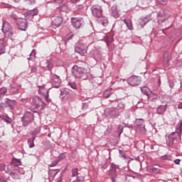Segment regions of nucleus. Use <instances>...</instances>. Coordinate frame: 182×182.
Instances as JSON below:
<instances>
[{
    "instance_id": "obj_17",
    "label": "nucleus",
    "mask_w": 182,
    "mask_h": 182,
    "mask_svg": "<svg viewBox=\"0 0 182 182\" xmlns=\"http://www.w3.org/2000/svg\"><path fill=\"white\" fill-rule=\"evenodd\" d=\"M167 111V104H165L164 105H159L156 108V113L157 114H160L161 116H164V114Z\"/></svg>"
},
{
    "instance_id": "obj_14",
    "label": "nucleus",
    "mask_w": 182,
    "mask_h": 182,
    "mask_svg": "<svg viewBox=\"0 0 182 182\" xmlns=\"http://www.w3.org/2000/svg\"><path fill=\"white\" fill-rule=\"evenodd\" d=\"M2 31L6 36H8L9 38H12V36H14V28L11 25L3 26Z\"/></svg>"
},
{
    "instance_id": "obj_63",
    "label": "nucleus",
    "mask_w": 182,
    "mask_h": 182,
    "mask_svg": "<svg viewBox=\"0 0 182 182\" xmlns=\"http://www.w3.org/2000/svg\"><path fill=\"white\" fill-rule=\"evenodd\" d=\"M178 109H182V102H180V104L178 105Z\"/></svg>"
},
{
    "instance_id": "obj_21",
    "label": "nucleus",
    "mask_w": 182,
    "mask_h": 182,
    "mask_svg": "<svg viewBox=\"0 0 182 182\" xmlns=\"http://www.w3.org/2000/svg\"><path fill=\"white\" fill-rule=\"evenodd\" d=\"M171 60V54L168 52H165L164 54V60L163 62L165 65H168V62Z\"/></svg>"
},
{
    "instance_id": "obj_61",
    "label": "nucleus",
    "mask_w": 182,
    "mask_h": 182,
    "mask_svg": "<svg viewBox=\"0 0 182 182\" xmlns=\"http://www.w3.org/2000/svg\"><path fill=\"white\" fill-rule=\"evenodd\" d=\"M107 132H108L109 133H110L112 132V127H109L107 129Z\"/></svg>"
},
{
    "instance_id": "obj_11",
    "label": "nucleus",
    "mask_w": 182,
    "mask_h": 182,
    "mask_svg": "<svg viewBox=\"0 0 182 182\" xmlns=\"http://www.w3.org/2000/svg\"><path fill=\"white\" fill-rule=\"evenodd\" d=\"M128 85L130 86H139L141 83V78L139 76H132L127 80Z\"/></svg>"
},
{
    "instance_id": "obj_51",
    "label": "nucleus",
    "mask_w": 182,
    "mask_h": 182,
    "mask_svg": "<svg viewBox=\"0 0 182 182\" xmlns=\"http://www.w3.org/2000/svg\"><path fill=\"white\" fill-rule=\"evenodd\" d=\"M161 160H171L170 156H168L167 155L161 156Z\"/></svg>"
},
{
    "instance_id": "obj_26",
    "label": "nucleus",
    "mask_w": 182,
    "mask_h": 182,
    "mask_svg": "<svg viewBox=\"0 0 182 182\" xmlns=\"http://www.w3.org/2000/svg\"><path fill=\"white\" fill-rule=\"evenodd\" d=\"M117 107L119 112H123V110L126 109V104H124V102H118Z\"/></svg>"
},
{
    "instance_id": "obj_39",
    "label": "nucleus",
    "mask_w": 182,
    "mask_h": 182,
    "mask_svg": "<svg viewBox=\"0 0 182 182\" xmlns=\"http://www.w3.org/2000/svg\"><path fill=\"white\" fill-rule=\"evenodd\" d=\"M58 163H59V160H58V159L53 161L51 162V164H50V167H55V166L58 165Z\"/></svg>"
},
{
    "instance_id": "obj_58",
    "label": "nucleus",
    "mask_w": 182,
    "mask_h": 182,
    "mask_svg": "<svg viewBox=\"0 0 182 182\" xmlns=\"http://www.w3.org/2000/svg\"><path fill=\"white\" fill-rule=\"evenodd\" d=\"M72 4H76V2H79L80 0H70Z\"/></svg>"
},
{
    "instance_id": "obj_27",
    "label": "nucleus",
    "mask_w": 182,
    "mask_h": 182,
    "mask_svg": "<svg viewBox=\"0 0 182 182\" xmlns=\"http://www.w3.org/2000/svg\"><path fill=\"white\" fill-rule=\"evenodd\" d=\"M35 139H36L35 136H32L28 140V144L30 149H33V147H35V144L33 143V141H35Z\"/></svg>"
},
{
    "instance_id": "obj_7",
    "label": "nucleus",
    "mask_w": 182,
    "mask_h": 182,
    "mask_svg": "<svg viewBox=\"0 0 182 182\" xmlns=\"http://www.w3.org/2000/svg\"><path fill=\"white\" fill-rule=\"evenodd\" d=\"M91 11L93 16L95 18H102L103 15V9H102V6L95 4L91 6Z\"/></svg>"
},
{
    "instance_id": "obj_5",
    "label": "nucleus",
    "mask_w": 182,
    "mask_h": 182,
    "mask_svg": "<svg viewBox=\"0 0 182 182\" xmlns=\"http://www.w3.org/2000/svg\"><path fill=\"white\" fill-rule=\"evenodd\" d=\"M33 113H36V111H33L31 109L26 111L21 118L23 126L26 127L28 124H29V123H32V121L35 119Z\"/></svg>"
},
{
    "instance_id": "obj_34",
    "label": "nucleus",
    "mask_w": 182,
    "mask_h": 182,
    "mask_svg": "<svg viewBox=\"0 0 182 182\" xmlns=\"http://www.w3.org/2000/svg\"><path fill=\"white\" fill-rule=\"evenodd\" d=\"M95 53L96 54L94 55V59H95V60H100L102 59V55H100L97 51H96Z\"/></svg>"
},
{
    "instance_id": "obj_37",
    "label": "nucleus",
    "mask_w": 182,
    "mask_h": 182,
    "mask_svg": "<svg viewBox=\"0 0 182 182\" xmlns=\"http://www.w3.org/2000/svg\"><path fill=\"white\" fill-rule=\"evenodd\" d=\"M150 20L147 18H144L141 22H140L141 26H144Z\"/></svg>"
},
{
    "instance_id": "obj_46",
    "label": "nucleus",
    "mask_w": 182,
    "mask_h": 182,
    "mask_svg": "<svg viewBox=\"0 0 182 182\" xmlns=\"http://www.w3.org/2000/svg\"><path fill=\"white\" fill-rule=\"evenodd\" d=\"M118 133H119V136H120V134H122V133H123V126L122 125L118 126Z\"/></svg>"
},
{
    "instance_id": "obj_43",
    "label": "nucleus",
    "mask_w": 182,
    "mask_h": 182,
    "mask_svg": "<svg viewBox=\"0 0 182 182\" xmlns=\"http://www.w3.org/2000/svg\"><path fill=\"white\" fill-rule=\"evenodd\" d=\"M119 166H117L116 164H111V166H110V170H113V171H116V170H117V168H118Z\"/></svg>"
},
{
    "instance_id": "obj_29",
    "label": "nucleus",
    "mask_w": 182,
    "mask_h": 182,
    "mask_svg": "<svg viewBox=\"0 0 182 182\" xmlns=\"http://www.w3.org/2000/svg\"><path fill=\"white\" fill-rule=\"evenodd\" d=\"M57 9H58L60 12H66L68 9V4H63V6L57 8Z\"/></svg>"
},
{
    "instance_id": "obj_50",
    "label": "nucleus",
    "mask_w": 182,
    "mask_h": 182,
    "mask_svg": "<svg viewBox=\"0 0 182 182\" xmlns=\"http://www.w3.org/2000/svg\"><path fill=\"white\" fill-rule=\"evenodd\" d=\"M64 159H66V155L65 154H60L58 156V160H63Z\"/></svg>"
},
{
    "instance_id": "obj_49",
    "label": "nucleus",
    "mask_w": 182,
    "mask_h": 182,
    "mask_svg": "<svg viewBox=\"0 0 182 182\" xmlns=\"http://www.w3.org/2000/svg\"><path fill=\"white\" fill-rule=\"evenodd\" d=\"M36 70H38V68H36V66H32L31 68V73H36Z\"/></svg>"
},
{
    "instance_id": "obj_57",
    "label": "nucleus",
    "mask_w": 182,
    "mask_h": 182,
    "mask_svg": "<svg viewBox=\"0 0 182 182\" xmlns=\"http://www.w3.org/2000/svg\"><path fill=\"white\" fill-rule=\"evenodd\" d=\"M119 154H122V156H123V157H125L126 154H124V152L123 151L119 150Z\"/></svg>"
},
{
    "instance_id": "obj_18",
    "label": "nucleus",
    "mask_w": 182,
    "mask_h": 182,
    "mask_svg": "<svg viewBox=\"0 0 182 182\" xmlns=\"http://www.w3.org/2000/svg\"><path fill=\"white\" fill-rule=\"evenodd\" d=\"M5 102L6 105V107H8V106H9V109H13L15 105H16V101L12 100L9 98L5 99Z\"/></svg>"
},
{
    "instance_id": "obj_44",
    "label": "nucleus",
    "mask_w": 182,
    "mask_h": 182,
    "mask_svg": "<svg viewBox=\"0 0 182 182\" xmlns=\"http://www.w3.org/2000/svg\"><path fill=\"white\" fill-rule=\"evenodd\" d=\"M63 1L64 0H54L53 4H55V5H61V4H63Z\"/></svg>"
},
{
    "instance_id": "obj_10",
    "label": "nucleus",
    "mask_w": 182,
    "mask_h": 182,
    "mask_svg": "<svg viewBox=\"0 0 182 182\" xmlns=\"http://www.w3.org/2000/svg\"><path fill=\"white\" fill-rule=\"evenodd\" d=\"M51 83L53 87H55L58 89L60 87V85H62V80H60V77L56 74H53L51 75Z\"/></svg>"
},
{
    "instance_id": "obj_12",
    "label": "nucleus",
    "mask_w": 182,
    "mask_h": 182,
    "mask_svg": "<svg viewBox=\"0 0 182 182\" xmlns=\"http://www.w3.org/2000/svg\"><path fill=\"white\" fill-rule=\"evenodd\" d=\"M71 177H76V179L73 181V182H83V177L80 176L77 168H73L71 170Z\"/></svg>"
},
{
    "instance_id": "obj_16",
    "label": "nucleus",
    "mask_w": 182,
    "mask_h": 182,
    "mask_svg": "<svg viewBox=\"0 0 182 182\" xmlns=\"http://www.w3.org/2000/svg\"><path fill=\"white\" fill-rule=\"evenodd\" d=\"M103 96L105 98L110 97V96L114 97V99L110 100V102H114V100H116L117 99L116 94H113V92H112V89L106 90L105 91H104Z\"/></svg>"
},
{
    "instance_id": "obj_41",
    "label": "nucleus",
    "mask_w": 182,
    "mask_h": 182,
    "mask_svg": "<svg viewBox=\"0 0 182 182\" xmlns=\"http://www.w3.org/2000/svg\"><path fill=\"white\" fill-rule=\"evenodd\" d=\"M46 64L48 70H52V68H53V64L52 63H49V61H47Z\"/></svg>"
},
{
    "instance_id": "obj_25",
    "label": "nucleus",
    "mask_w": 182,
    "mask_h": 182,
    "mask_svg": "<svg viewBox=\"0 0 182 182\" xmlns=\"http://www.w3.org/2000/svg\"><path fill=\"white\" fill-rule=\"evenodd\" d=\"M26 14L27 15H30V16H35L39 14V11H38V9H34L28 11Z\"/></svg>"
},
{
    "instance_id": "obj_52",
    "label": "nucleus",
    "mask_w": 182,
    "mask_h": 182,
    "mask_svg": "<svg viewBox=\"0 0 182 182\" xmlns=\"http://www.w3.org/2000/svg\"><path fill=\"white\" fill-rule=\"evenodd\" d=\"M168 85L171 89H173V87H174V82H173L172 80L168 81Z\"/></svg>"
},
{
    "instance_id": "obj_24",
    "label": "nucleus",
    "mask_w": 182,
    "mask_h": 182,
    "mask_svg": "<svg viewBox=\"0 0 182 182\" xmlns=\"http://www.w3.org/2000/svg\"><path fill=\"white\" fill-rule=\"evenodd\" d=\"M148 99L149 100H151L152 102H156V100L159 99V95L151 92L149 95H148Z\"/></svg>"
},
{
    "instance_id": "obj_35",
    "label": "nucleus",
    "mask_w": 182,
    "mask_h": 182,
    "mask_svg": "<svg viewBox=\"0 0 182 182\" xmlns=\"http://www.w3.org/2000/svg\"><path fill=\"white\" fill-rule=\"evenodd\" d=\"M6 93V89L5 87H1L0 89V97H2Z\"/></svg>"
},
{
    "instance_id": "obj_32",
    "label": "nucleus",
    "mask_w": 182,
    "mask_h": 182,
    "mask_svg": "<svg viewBox=\"0 0 182 182\" xmlns=\"http://www.w3.org/2000/svg\"><path fill=\"white\" fill-rule=\"evenodd\" d=\"M90 105V102H82V110H87V109H89Z\"/></svg>"
},
{
    "instance_id": "obj_36",
    "label": "nucleus",
    "mask_w": 182,
    "mask_h": 182,
    "mask_svg": "<svg viewBox=\"0 0 182 182\" xmlns=\"http://www.w3.org/2000/svg\"><path fill=\"white\" fill-rule=\"evenodd\" d=\"M126 26L129 31H133V23H132V20H129V22H128Z\"/></svg>"
},
{
    "instance_id": "obj_54",
    "label": "nucleus",
    "mask_w": 182,
    "mask_h": 182,
    "mask_svg": "<svg viewBox=\"0 0 182 182\" xmlns=\"http://www.w3.org/2000/svg\"><path fill=\"white\" fill-rule=\"evenodd\" d=\"M84 8L85 6H83V4H79L78 6H77V9L80 11H82V9H84Z\"/></svg>"
},
{
    "instance_id": "obj_20",
    "label": "nucleus",
    "mask_w": 182,
    "mask_h": 182,
    "mask_svg": "<svg viewBox=\"0 0 182 182\" xmlns=\"http://www.w3.org/2000/svg\"><path fill=\"white\" fill-rule=\"evenodd\" d=\"M10 176L14 180H19V178H21V173L18 170L11 171L10 172Z\"/></svg>"
},
{
    "instance_id": "obj_2",
    "label": "nucleus",
    "mask_w": 182,
    "mask_h": 182,
    "mask_svg": "<svg viewBox=\"0 0 182 182\" xmlns=\"http://www.w3.org/2000/svg\"><path fill=\"white\" fill-rule=\"evenodd\" d=\"M71 75L76 79H82V80H86V79H91L92 73H90V70L79 67L77 65H75L71 68Z\"/></svg>"
},
{
    "instance_id": "obj_8",
    "label": "nucleus",
    "mask_w": 182,
    "mask_h": 182,
    "mask_svg": "<svg viewBox=\"0 0 182 182\" xmlns=\"http://www.w3.org/2000/svg\"><path fill=\"white\" fill-rule=\"evenodd\" d=\"M134 127L141 133H146V125L144 124V119H137L135 120Z\"/></svg>"
},
{
    "instance_id": "obj_38",
    "label": "nucleus",
    "mask_w": 182,
    "mask_h": 182,
    "mask_svg": "<svg viewBox=\"0 0 182 182\" xmlns=\"http://www.w3.org/2000/svg\"><path fill=\"white\" fill-rule=\"evenodd\" d=\"M6 109V102H0V110H5Z\"/></svg>"
},
{
    "instance_id": "obj_6",
    "label": "nucleus",
    "mask_w": 182,
    "mask_h": 182,
    "mask_svg": "<svg viewBox=\"0 0 182 182\" xmlns=\"http://www.w3.org/2000/svg\"><path fill=\"white\" fill-rule=\"evenodd\" d=\"M71 23L75 29H80L85 26V20L82 17H71Z\"/></svg>"
},
{
    "instance_id": "obj_42",
    "label": "nucleus",
    "mask_w": 182,
    "mask_h": 182,
    "mask_svg": "<svg viewBox=\"0 0 182 182\" xmlns=\"http://www.w3.org/2000/svg\"><path fill=\"white\" fill-rule=\"evenodd\" d=\"M47 95L46 96L45 99L46 100L47 103H50L52 102V100L49 99V91H46Z\"/></svg>"
},
{
    "instance_id": "obj_23",
    "label": "nucleus",
    "mask_w": 182,
    "mask_h": 182,
    "mask_svg": "<svg viewBox=\"0 0 182 182\" xmlns=\"http://www.w3.org/2000/svg\"><path fill=\"white\" fill-rule=\"evenodd\" d=\"M5 38L0 39V55H4L5 53Z\"/></svg>"
},
{
    "instance_id": "obj_19",
    "label": "nucleus",
    "mask_w": 182,
    "mask_h": 182,
    "mask_svg": "<svg viewBox=\"0 0 182 182\" xmlns=\"http://www.w3.org/2000/svg\"><path fill=\"white\" fill-rule=\"evenodd\" d=\"M63 23V18L57 16L53 20V23L55 26L59 27Z\"/></svg>"
},
{
    "instance_id": "obj_53",
    "label": "nucleus",
    "mask_w": 182,
    "mask_h": 182,
    "mask_svg": "<svg viewBox=\"0 0 182 182\" xmlns=\"http://www.w3.org/2000/svg\"><path fill=\"white\" fill-rule=\"evenodd\" d=\"M112 182H116L117 181V175H114L111 178Z\"/></svg>"
},
{
    "instance_id": "obj_3",
    "label": "nucleus",
    "mask_w": 182,
    "mask_h": 182,
    "mask_svg": "<svg viewBox=\"0 0 182 182\" xmlns=\"http://www.w3.org/2000/svg\"><path fill=\"white\" fill-rule=\"evenodd\" d=\"M30 103L32 105V106H34L35 109H37L38 112L42 113L43 110H45V106H46V104L43 100H42V98L34 96L30 99Z\"/></svg>"
},
{
    "instance_id": "obj_48",
    "label": "nucleus",
    "mask_w": 182,
    "mask_h": 182,
    "mask_svg": "<svg viewBox=\"0 0 182 182\" xmlns=\"http://www.w3.org/2000/svg\"><path fill=\"white\" fill-rule=\"evenodd\" d=\"M11 18L16 22H18V19H19V18H18V16H16L15 13L11 14Z\"/></svg>"
},
{
    "instance_id": "obj_1",
    "label": "nucleus",
    "mask_w": 182,
    "mask_h": 182,
    "mask_svg": "<svg viewBox=\"0 0 182 182\" xmlns=\"http://www.w3.org/2000/svg\"><path fill=\"white\" fill-rule=\"evenodd\" d=\"M170 18H171V14L168 10H162L158 13L156 21L159 25L164 28L163 31L170 29V27L173 26V23L169 21Z\"/></svg>"
},
{
    "instance_id": "obj_22",
    "label": "nucleus",
    "mask_w": 182,
    "mask_h": 182,
    "mask_svg": "<svg viewBox=\"0 0 182 182\" xmlns=\"http://www.w3.org/2000/svg\"><path fill=\"white\" fill-rule=\"evenodd\" d=\"M111 14L114 18H119V11L117 6H112L111 8Z\"/></svg>"
},
{
    "instance_id": "obj_60",
    "label": "nucleus",
    "mask_w": 182,
    "mask_h": 182,
    "mask_svg": "<svg viewBox=\"0 0 182 182\" xmlns=\"http://www.w3.org/2000/svg\"><path fill=\"white\" fill-rule=\"evenodd\" d=\"M161 85V79L159 78L158 80V86H160Z\"/></svg>"
},
{
    "instance_id": "obj_30",
    "label": "nucleus",
    "mask_w": 182,
    "mask_h": 182,
    "mask_svg": "<svg viewBox=\"0 0 182 182\" xmlns=\"http://www.w3.org/2000/svg\"><path fill=\"white\" fill-rule=\"evenodd\" d=\"M141 92L143 93V95L147 96V97H149V96L150 95V94H149V89L147 88V87H141Z\"/></svg>"
},
{
    "instance_id": "obj_4",
    "label": "nucleus",
    "mask_w": 182,
    "mask_h": 182,
    "mask_svg": "<svg viewBox=\"0 0 182 182\" xmlns=\"http://www.w3.org/2000/svg\"><path fill=\"white\" fill-rule=\"evenodd\" d=\"M178 137L179 139H181V133L177 131L172 132L168 136H166L167 146H168L169 147L174 146V144L177 143V139H178Z\"/></svg>"
},
{
    "instance_id": "obj_13",
    "label": "nucleus",
    "mask_w": 182,
    "mask_h": 182,
    "mask_svg": "<svg viewBox=\"0 0 182 182\" xmlns=\"http://www.w3.org/2000/svg\"><path fill=\"white\" fill-rule=\"evenodd\" d=\"M16 23L21 31H26L28 28V20L26 18H18Z\"/></svg>"
},
{
    "instance_id": "obj_55",
    "label": "nucleus",
    "mask_w": 182,
    "mask_h": 182,
    "mask_svg": "<svg viewBox=\"0 0 182 182\" xmlns=\"http://www.w3.org/2000/svg\"><path fill=\"white\" fill-rule=\"evenodd\" d=\"M28 100H29V98L28 97L21 99V102H22L23 103H26V102H28Z\"/></svg>"
},
{
    "instance_id": "obj_33",
    "label": "nucleus",
    "mask_w": 182,
    "mask_h": 182,
    "mask_svg": "<svg viewBox=\"0 0 182 182\" xmlns=\"http://www.w3.org/2000/svg\"><path fill=\"white\" fill-rule=\"evenodd\" d=\"M68 86H70L72 89L74 90L77 89V85H76V83H75V82H68Z\"/></svg>"
},
{
    "instance_id": "obj_59",
    "label": "nucleus",
    "mask_w": 182,
    "mask_h": 182,
    "mask_svg": "<svg viewBox=\"0 0 182 182\" xmlns=\"http://www.w3.org/2000/svg\"><path fill=\"white\" fill-rule=\"evenodd\" d=\"M0 182H6V180L4 177L0 178Z\"/></svg>"
},
{
    "instance_id": "obj_56",
    "label": "nucleus",
    "mask_w": 182,
    "mask_h": 182,
    "mask_svg": "<svg viewBox=\"0 0 182 182\" xmlns=\"http://www.w3.org/2000/svg\"><path fill=\"white\" fill-rule=\"evenodd\" d=\"M173 161L175 164H180V161H181V159H176Z\"/></svg>"
},
{
    "instance_id": "obj_40",
    "label": "nucleus",
    "mask_w": 182,
    "mask_h": 182,
    "mask_svg": "<svg viewBox=\"0 0 182 182\" xmlns=\"http://www.w3.org/2000/svg\"><path fill=\"white\" fill-rule=\"evenodd\" d=\"M39 133H41V128L38 127L36 128L33 132V136L36 135V134H39Z\"/></svg>"
},
{
    "instance_id": "obj_9",
    "label": "nucleus",
    "mask_w": 182,
    "mask_h": 182,
    "mask_svg": "<svg viewBox=\"0 0 182 182\" xmlns=\"http://www.w3.org/2000/svg\"><path fill=\"white\" fill-rule=\"evenodd\" d=\"M87 46L88 45L87 43L80 42L75 48V50L76 53H79V55H83L87 52Z\"/></svg>"
},
{
    "instance_id": "obj_15",
    "label": "nucleus",
    "mask_w": 182,
    "mask_h": 182,
    "mask_svg": "<svg viewBox=\"0 0 182 182\" xmlns=\"http://www.w3.org/2000/svg\"><path fill=\"white\" fill-rule=\"evenodd\" d=\"M108 116L112 119H116L120 116V111L116 107L112 108L108 112Z\"/></svg>"
},
{
    "instance_id": "obj_45",
    "label": "nucleus",
    "mask_w": 182,
    "mask_h": 182,
    "mask_svg": "<svg viewBox=\"0 0 182 182\" xmlns=\"http://www.w3.org/2000/svg\"><path fill=\"white\" fill-rule=\"evenodd\" d=\"M178 126H179V129L176 132H178L181 134H182V121L178 122Z\"/></svg>"
},
{
    "instance_id": "obj_31",
    "label": "nucleus",
    "mask_w": 182,
    "mask_h": 182,
    "mask_svg": "<svg viewBox=\"0 0 182 182\" xmlns=\"http://www.w3.org/2000/svg\"><path fill=\"white\" fill-rule=\"evenodd\" d=\"M12 166H21V159H13L11 161Z\"/></svg>"
},
{
    "instance_id": "obj_62",
    "label": "nucleus",
    "mask_w": 182,
    "mask_h": 182,
    "mask_svg": "<svg viewBox=\"0 0 182 182\" xmlns=\"http://www.w3.org/2000/svg\"><path fill=\"white\" fill-rule=\"evenodd\" d=\"M130 20H126V19H124L123 21L124 22L125 25H127V23H129Z\"/></svg>"
},
{
    "instance_id": "obj_64",
    "label": "nucleus",
    "mask_w": 182,
    "mask_h": 182,
    "mask_svg": "<svg viewBox=\"0 0 182 182\" xmlns=\"http://www.w3.org/2000/svg\"><path fill=\"white\" fill-rule=\"evenodd\" d=\"M102 25H103V26H107V22H105V21H103L102 23Z\"/></svg>"
},
{
    "instance_id": "obj_47",
    "label": "nucleus",
    "mask_w": 182,
    "mask_h": 182,
    "mask_svg": "<svg viewBox=\"0 0 182 182\" xmlns=\"http://www.w3.org/2000/svg\"><path fill=\"white\" fill-rule=\"evenodd\" d=\"M25 2H29V4H31V5H35V4H36V2H38V0H24Z\"/></svg>"
},
{
    "instance_id": "obj_28",
    "label": "nucleus",
    "mask_w": 182,
    "mask_h": 182,
    "mask_svg": "<svg viewBox=\"0 0 182 182\" xmlns=\"http://www.w3.org/2000/svg\"><path fill=\"white\" fill-rule=\"evenodd\" d=\"M149 173H154L155 174H157L160 173V168H156L154 166H151L149 168Z\"/></svg>"
}]
</instances>
